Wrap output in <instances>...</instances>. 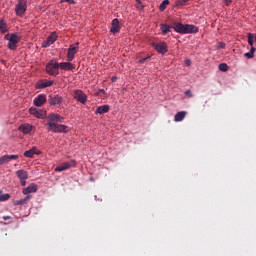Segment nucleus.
I'll list each match as a JSON object with an SVG mask.
<instances>
[{
  "label": "nucleus",
  "mask_w": 256,
  "mask_h": 256,
  "mask_svg": "<svg viewBox=\"0 0 256 256\" xmlns=\"http://www.w3.org/2000/svg\"><path fill=\"white\" fill-rule=\"evenodd\" d=\"M185 65H187V67H189V65H191V61L189 59L185 60Z\"/></svg>",
  "instance_id": "obj_37"
},
{
  "label": "nucleus",
  "mask_w": 256,
  "mask_h": 256,
  "mask_svg": "<svg viewBox=\"0 0 256 256\" xmlns=\"http://www.w3.org/2000/svg\"><path fill=\"white\" fill-rule=\"evenodd\" d=\"M115 81H117V77L113 76L112 77V82L115 83Z\"/></svg>",
  "instance_id": "obj_43"
},
{
  "label": "nucleus",
  "mask_w": 256,
  "mask_h": 256,
  "mask_svg": "<svg viewBox=\"0 0 256 256\" xmlns=\"http://www.w3.org/2000/svg\"><path fill=\"white\" fill-rule=\"evenodd\" d=\"M152 47L161 55H165L168 51L167 43L165 42H153Z\"/></svg>",
  "instance_id": "obj_7"
},
{
  "label": "nucleus",
  "mask_w": 256,
  "mask_h": 256,
  "mask_svg": "<svg viewBox=\"0 0 256 256\" xmlns=\"http://www.w3.org/2000/svg\"><path fill=\"white\" fill-rule=\"evenodd\" d=\"M244 56H246L248 59H253V57H255V55L252 52H247L244 54Z\"/></svg>",
  "instance_id": "obj_33"
},
{
  "label": "nucleus",
  "mask_w": 256,
  "mask_h": 256,
  "mask_svg": "<svg viewBox=\"0 0 256 256\" xmlns=\"http://www.w3.org/2000/svg\"><path fill=\"white\" fill-rule=\"evenodd\" d=\"M254 41L256 42V34L254 35Z\"/></svg>",
  "instance_id": "obj_46"
},
{
  "label": "nucleus",
  "mask_w": 256,
  "mask_h": 256,
  "mask_svg": "<svg viewBox=\"0 0 256 256\" xmlns=\"http://www.w3.org/2000/svg\"><path fill=\"white\" fill-rule=\"evenodd\" d=\"M34 155H41V150H37L36 147H33L24 152V157H28L29 159L33 158Z\"/></svg>",
  "instance_id": "obj_17"
},
{
  "label": "nucleus",
  "mask_w": 256,
  "mask_h": 256,
  "mask_svg": "<svg viewBox=\"0 0 256 256\" xmlns=\"http://www.w3.org/2000/svg\"><path fill=\"white\" fill-rule=\"evenodd\" d=\"M29 199H31V196H26L25 198L23 199H20V200H16L14 202V205H26L27 201H29Z\"/></svg>",
  "instance_id": "obj_26"
},
{
  "label": "nucleus",
  "mask_w": 256,
  "mask_h": 256,
  "mask_svg": "<svg viewBox=\"0 0 256 256\" xmlns=\"http://www.w3.org/2000/svg\"><path fill=\"white\" fill-rule=\"evenodd\" d=\"M77 51H79V42L76 44H71L68 48L67 59L68 61H73L75 59V55H77Z\"/></svg>",
  "instance_id": "obj_8"
},
{
  "label": "nucleus",
  "mask_w": 256,
  "mask_h": 256,
  "mask_svg": "<svg viewBox=\"0 0 256 256\" xmlns=\"http://www.w3.org/2000/svg\"><path fill=\"white\" fill-rule=\"evenodd\" d=\"M9 31V27L7 26V22L5 19H0V33H7Z\"/></svg>",
  "instance_id": "obj_24"
},
{
  "label": "nucleus",
  "mask_w": 256,
  "mask_h": 256,
  "mask_svg": "<svg viewBox=\"0 0 256 256\" xmlns=\"http://www.w3.org/2000/svg\"><path fill=\"white\" fill-rule=\"evenodd\" d=\"M13 159H19V155H4L0 157V166L5 165V163H9V161H13Z\"/></svg>",
  "instance_id": "obj_15"
},
{
  "label": "nucleus",
  "mask_w": 256,
  "mask_h": 256,
  "mask_svg": "<svg viewBox=\"0 0 256 256\" xmlns=\"http://www.w3.org/2000/svg\"><path fill=\"white\" fill-rule=\"evenodd\" d=\"M255 51H256L255 47L251 46L250 53L254 55Z\"/></svg>",
  "instance_id": "obj_38"
},
{
  "label": "nucleus",
  "mask_w": 256,
  "mask_h": 256,
  "mask_svg": "<svg viewBox=\"0 0 256 256\" xmlns=\"http://www.w3.org/2000/svg\"><path fill=\"white\" fill-rule=\"evenodd\" d=\"M30 115H34V117H37V119H45V111L44 110H39L37 108L31 107L29 109Z\"/></svg>",
  "instance_id": "obj_13"
},
{
  "label": "nucleus",
  "mask_w": 256,
  "mask_h": 256,
  "mask_svg": "<svg viewBox=\"0 0 256 256\" xmlns=\"http://www.w3.org/2000/svg\"><path fill=\"white\" fill-rule=\"evenodd\" d=\"M167 5H169V0H164L159 6L160 11H165V9H167Z\"/></svg>",
  "instance_id": "obj_27"
},
{
  "label": "nucleus",
  "mask_w": 256,
  "mask_h": 256,
  "mask_svg": "<svg viewBox=\"0 0 256 256\" xmlns=\"http://www.w3.org/2000/svg\"><path fill=\"white\" fill-rule=\"evenodd\" d=\"M253 39H255V36H253V34H249L248 35V45H250V47H253Z\"/></svg>",
  "instance_id": "obj_31"
},
{
  "label": "nucleus",
  "mask_w": 256,
  "mask_h": 256,
  "mask_svg": "<svg viewBox=\"0 0 256 256\" xmlns=\"http://www.w3.org/2000/svg\"><path fill=\"white\" fill-rule=\"evenodd\" d=\"M218 49H225V42H219Z\"/></svg>",
  "instance_id": "obj_34"
},
{
  "label": "nucleus",
  "mask_w": 256,
  "mask_h": 256,
  "mask_svg": "<svg viewBox=\"0 0 256 256\" xmlns=\"http://www.w3.org/2000/svg\"><path fill=\"white\" fill-rule=\"evenodd\" d=\"M18 129L24 135H29V133H31V131H33V126L30 125V124H22V125L19 126Z\"/></svg>",
  "instance_id": "obj_16"
},
{
  "label": "nucleus",
  "mask_w": 256,
  "mask_h": 256,
  "mask_svg": "<svg viewBox=\"0 0 256 256\" xmlns=\"http://www.w3.org/2000/svg\"><path fill=\"white\" fill-rule=\"evenodd\" d=\"M22 193L24 195H29L30 193H37V186L35 185V183H32L28 187L24 188Z\"/></svg>",
  "instance_id": "obj_18"
},
{
  "label": "nucleus",
  "mask_w": 256,
  "mask_h": 256,
  "mask_svg": "<svg viewBox=\"0 0 256 256\" xmlns=\"http://www.w3.org/2000/svg\"><path fill=\"white\" fill-rule=\"evenodd\" d=\"M46 72L48 75L57 77V75H59V63L55 60H50L46 65Z\"/></svg>",
  "instance_id": "obj_4"
},
{
  "label": "nucleus",
  "mask_w": 256,
  "mask_h": 256,
  "mask_svg": "<svg viewBox=\"0 0 256 256\" xmlns=\"http://www.w3.org/2000/svg\"><path fill=\"white\" fill-rule=\"evenodd\" d=\"M219 69H220V71L225 72V71L229 70V66L225 63H221V64H219Z\"/></svg>",
  "instance_id": "obj_29"
},
{
  "label": "nucleus",
  "mask_w": 256,
  "mask_h": 256,
  "mask_svg": "<svg viewBox=\"0 0 256 256\" xmlns=\"http://www.w3.org/2000/svg\"><path fill=\"white\" fill-rule=\"evenodd\" d=\"M73 99L85 105L87 103V95L82 90H74L73 91Z\"/></svg>",
  "instance_id": "obj_6"
},
{
  "label": "nucleus",
  "mask_w": 256,
  "mask_h": 256,
  "mask_svg": "<svg viewBox=\"0 0 256 256\" xmlns=\"http://www.w3.org/2000/svg\"><path fill=\"white\" fill-rule=\"evenodd\" d=\"M53 85V81L44 80L36 84V89H45L47 87H51Z\"/></svg>",
  "instance_id": "obj_20"
},
{
  "label": "nucleus",
  "mask_w": 256,
  "mask_h": 256,
  "mask_svg": "<svg viewBox=\"0 0 256 256\" xmlns=\"http://www.w3.org/2000/svg\"><path fill=\"white\" fill-rule=\"evenodd\" d=\"M20 183L22 187H25L27 185V179L20 180Z\"/></svg>",
  "instance_id": "obj_36"
},
{
  "label": "nucleus",
  "mask_w": 256,
  "mask_h": 256,
  "mask_svg": "<svg viewBox=\"0 0 256 256\" xmlns=\"http://www.w3.org/2000/svg\"><path fill=\"white\" fill-rule=\"evenodd\" d=\"M137 4L140 5L141 7H143V2H141V0H136Z\"/></svg>",
  "instance_id": "obj_42"
},
{
  "label": "nucleus",
  "mask_w": 256,
  "mask_h": 256,
  "mask_svg": "<svg viewBox=\"0 0 256 256\" xmlns=\"http://www.w3.org/2000/svg\"><path fill=\"white\" fill-rule=\"evenodd\" d=\"M100 93H105V90L101 89V90H100Z\"/></svg>",
  "instance_id": "obj_45"
},
{
  "label": "nucleus",
  "mask_w": 256,
  "mask_h": 256,
  "mask_svg": "<svg viewBox=\"0 0 256 256\" xmlns=\"http://www.w3.org/2000/svg\"><path fill=\"white\" fill-rule=\"evenodd\" d=\"M105 113H109V105L99 106L95 111L96 115H105Z\"/></svg>",
  "instance_id": "obj_21"
},
{
  "label": "nucleus",
  "mask_w": 256,
  "mask_h": 256,
  "mask_svg": "<svg viewBox=\"0 0 256 256\" xmlns=\"http://www.w3.org/2000/svg\"><path fill=\"white\" fill-rule=\"evenodd\" d=\"M186 115H187V112H185V111L177 112L176 115L174 116V121L176 123H179V122L183 121V119H185Z\"/></svg>",
  "instance_id": "obj_22"
},
{
  "label": "nucleus",
  "mask_w": 256,
  "mask_h": 256,
  "mask_svg": "<svg viewBox=\"0 0 256 256\" xmlns=\"http://www.w3.org/2000/svg\"><path fill=\"white\" fill-rule=\"evenodd\" d=\"M5 41H8L7 47L10 51H15L17 45L21 43V36L16 33H8L4 36Z\"/></svg>",
  "instance_id": "obj_3"
},
{
  "label": "nucleus",
  "mask_w": 256,
  "mask_h": 256,
  "mask_svg": "<svg viewBox=\"0 0 256 256\" xmlns=\"http://www.w3.org/2000/svg\"><path fill=\"white\" fill-rule=\"evenodd\" d=\"M225 5H229L230 3H232V0H224Z\"/></svg>",
  "instance_id": "obj_40"
},
{
  "label": "nucleus",
  "mask_w": 256,
  "mask_h": 256,
  "mask_svg": "<svg viewBox=\"0 0 256 256\" xmlns=\"http://www.w3.org/2000/svg\"><path fill=\"white\" fill-rule=\"evenodd\" d=\"M171 27L174 29V31H176V33H179L180 35L199 32V28H197L195 25L183 24L181 22H172Z\"/></svg>",
  "instance_id": "obj_2"
},
{
  "label": "nucleus",
  "mask_w": 256,
  "mask_h": 256,
  "mask_svg": "<svg viewBox=\"0 0 256 256\" xmlns=\"http://www.w3.org/2000/svg\"><path fill=\"white\" fill-rule=\"evenodd\" d=\"M77 165V161L70 160L69 162H64L60 166L55 168L56 173H61V171H67V169H71V167H75Z\"/></svg>",
  "instance_id": "obj_9"
},
{
  "label": "nucleus",
  "mask_w": 256,
  "mask_h": 256,
  "mask_svg": "<svg viewBox=\"0 0 256 256\" xmlns=\"http://www.w3.org/2000/svg\"><path fill=\"white\" fill-rule=\"evenodd\" d=\"M48 129L52 133H67L69 131V126L57 123H63L65 118L59 114H50L48 116Z\"/></svg>",
  "instance_id": "obj_1"
},
{
  "label": "nucleus",
  "mask_w": 256,
  "mask_h": 256,
  "mask_svg": "<svg viewBox=\"0 0 256 256\" xmlns=\"http://www.w3.org/2000/svg\"><path fill=\"white\" fill-rule=\"evenodd\" d=\"M10 198H11V195L9 194L0 195V201H9Z\"/></svg>",
  "instance_id": "obj_30"
},
{
  "label": "nucleus",
  "mask_w": 256,
  "mask_h": 256,
  "mask_svg": "<svg viewBox=\"0 0 256 256\" xmlns=\"http://www.w3.org/2000/svg\"><path fill=\"white\" fill-rule=\"evenodd\" d=\"M188 1L189 0H177L176 5H177V7H183V6L187 5Z\"/></svg>",
  "instance_id": "obj_28"
},
{
  "label": "nucleus",
  "mask_w": 256,
  "mask_h": 256,
  "mask_svg": "<svg viewBox=\"0 0 256 256\" xmlns=\"http://www.w3.org/2000/svg\"><path fill=\"white\" fill-rule=\"evenodd\" d=\"M185 95H187V97H193V93H191V90L185 91Z\"/></svg>",
  "instance_id": "obj_35"
},
{
  "label": "nucleus",
  "mask_w": 256,
  "mask_h": 256,
  "mask_svg": "<svg viewBox=\"0 0 256 256\" xmlns=\"http://www.w3.org/2000/svg\"><path fill=\"white\" fill-rule=\"evenodd\" d=\"M48 103L49 105H61V103H63V97L59 96V95H50L48 97Z\"/></svg>",
  "instance_id": "obj_10"
},
{
  "label": "nucleus",
  "mask_w": 256,
  "mask_h": 256,
  "mask_svg": "<svg viewBox=\"0 0 256 256\" xmlns=\"http://www.w3.org/2000/svg\"><path fill=\"white\" fill-rule=\"evenodd\" d=\"M16 176L20 180L29 179V173L27 171H25V170H17L16 171Z\"/></svg>",
  "instance_id": "obj_23"
},
{
  "label": "nucleus",
  "mask_w": 256,
  "mask_h": 256,
  "mask_svg": "<svg viewBox=\"0 0 256 256\" xmlns=\"http://www.w3.org/2000/svg\"><path fill=\"white\" fill-rule=\"evenodd\" d=\"M120 31L121 24L119 23V19L115 18L112 20L110 33H113L115 35V33H119Z\"/></svg>",
  "instance_id": "obj_14"
},
{
  "label": "nucleus",
  "mask_w": 256,
  "mask_h": 256,
  "mask_svg": "<svg viewBox=\"0 0 256 256\" xmlns=\"http://www.w3.org/2000/svg\"><path fill=\"white\" fill-rule=\"evenodd\" d=\"M171 26H169V25H167V24H161L160 25V29H161V31H162V33L164 34V35H167V33H171Z\"/></svg>",
  "instance_id": "obj_25"
},
{
  "label": "nucleus",
  "mask_w": 256,
  "mask_h": 256,
  "mask_svg": "<svg viewBox=\"0 0 256 256\" xmlns=\"http://www.w3.org/2000/svg\"><path fill=\"white\" fill-rule=\"evenodd\" d=\"M63 1H65L66 3H75V0H63Z\"/></svg>",
  "instance_id": "obj_41"
},
{
  "label": "nucleus",
  "mask_w": 256,
  "mask_h": 256,
  "mask_svg": "<svg viewBox=\"0 0 256 256\" xmlns=\"http://www.w3.org/2000/svg\"><path fill=\"white\" fill-rule=\"evenodd\" d=\"M150 59H151V56H147V57H145V58L140 59V60L138 61V63L143 64V63H145L146 61H149Z\"/></svg>",
  "instance_id": "obj_32"
},
{
  "label": "nucleus",
  "mask_w": 256,
  "mask_h": 256,
  "mask_svg": "<svg viewBox=\"0 0 256 256\" xmlns=\"http://www.w3.org/2000/svg\"><path fill=\"white\" fill-rule=\"evenodd\" d=\"M27 11V0H18L15 13L18 17H23V14Z\"/></svg>",
  "instance_id": "obj_5"
},
{
  "label": "nucleus",
  "mask_w": 256,
  "mask_h": 256,
  "mask_svg": "<svg viewBox=\"0 0 256 256\" xmlns=\"http://www.w3.org/2000/svg\"><path fill=\"white\" fill-rule=\"evenodd\" d=\"M45 103H47V96L45 94H40L34 99L35 107H42Z\"/></svg>",
  "instance_id": "obj_12"
},
{
  "label": "nucleus",
  "mask_w": 256,
  "mask_h": 256,
  "mask_svg": "<svg viewBox=\"0 0 256 256\" xmlns=\"http://www.w3.org/2000/svg\"><path fill=\"white\" fill-rule=\"evenodd\" d=\"M55 41H57V34L55 32H52L51 35L48 36L47 40L42 43V47H51V45H53Z\"/></svg>",
  "instance_id": "obj_11"
},
{
  "label": "nucleus",
  "mask_w": 256,
  "mask_h": 256,
  "mask_svg": "<svg viewBox=\"0 0 256 256\" xmlns=\"http://www.w3.org/2000/svg\"><path fill=\"white\" fill-rule=\"evenodd\" d=\"M58 66H59V69H62L64 71H71L75 69V67L70 62H62L58 64Z\"/></svg>",
  "instance_id": "obj_19"
},
{
  "label": "nucleus",
  "mask_w": 256,
  "mask_h": 256,
  "mask_svg": "<svg viewBox=\"0 0 256 256\" xmlns=\"http://www.w3.org/2000/svg\"><path fill=\"white\" fill-rule=\"evenodd\" d=\"M9 219H11V216H3L4 221H9Z\"/></svg>",
  "instance_id": "obj_39"
},
{
  "label": "nucleus",
  "mask_w": 256,
  "mask_h": 256,
  "mask_svg": "<svg viewBox=\"0 0 256 256\" xmlns=\"http://www.w3.org/2000/svg\"><path fill=\"white\" fill-rule=\"evenodd\" d=\"M138 9H143V7H141V4L137 5Z\"/></svg>",
  "instance_id": "obj_44"
}]
</instances>
